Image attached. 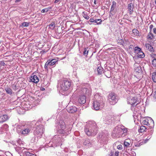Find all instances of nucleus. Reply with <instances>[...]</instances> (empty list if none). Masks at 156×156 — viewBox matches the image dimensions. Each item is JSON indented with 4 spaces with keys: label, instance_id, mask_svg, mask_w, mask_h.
Returning <instances> with one entry per match:
<instances>
[{
    "label": "nucleus",
    "instance_id": "1",
    "mask_svg": "<svg viewBox=\"0 0 156 156\" xmlns=\"http://www.w3.org/2000/svg\"><path fill=\"white\" fill-rule=\"evenodd\" d=\"M98 130L96 124L94 121L87 122L85 127V132L89 136H94L97 133Z\"/></svg>",
    "mask_w": 156,
    "mask_h": 156
},
{
    "label": "nucleus",
    "instance_id": "2",
    "mask_svg": "<svg viewBox=\"0 0 156 156\" xmlns=\"http://www.w3.org/2000/svg\"><path fill=\"white\" fill-rule=\"evenodd\" d=\"M17 133L20 135L24 136L28 135L32 129V127L30 125H17L16 126Z\"/></svg>",
    "mask_w": 156,
    "mask_h": 156
},
{
    "label": "nucleus",
    "instance_id": "3",
    "mask_svg": "<svg viewBox=\"0 0 156 156\" xmlns=\"http://www.w3.org/2000/svg\"><path fill=\"white\" fill-rule=\"evenodd\" d=\"M71 82L66 80H61L59 82L57 88L60 92H63L67 91L70 88Z\"/></svg>",
    "mask_w": 156,
    "mask_h": 156
},
{
    "label": "nucleus",
    "instance_id": "4",
    "mask_svg": "<svg viewBox=\"0 0 156 156\" xmlns=\"http://www.w3.org/2000/svg\"><path fill=\"white\" fill-rule=\"evenodd\" d=\"M58 125L60 126V129L58 130V133L64 135H68L69 133V130L66 128L64 122L61 120L59 121Z\"/></svg>",
    "mask_w": 156,
    "mask_h": 156
},
{
    "label": "nucleus",
    "instance_id": "5",
    "mask_svg": "<svg viewBox=\"0 0 156 156\" xmlns=\"http://www.w3.org/2000/svg\"><path fill=\"white\" fill-rule=\"evenodd\" d=\"M104 104V103L101 100H96L93 102L92 108L96 111L98 110L103 107Z\"/></svg>",
    "mask_w": 156,
    "mask_h": 156
},
{
    "label": "nucleus",
    "instance_id": "6",
    "mask_svg": "<svg viewBox=\"0 0 156 156\" xmlns=\"http://www.w3.org/2000/svg\"><path fill=\"white\" fill-rule=\"evenodd\" d=\"M108 99L110 104L114 105L117 101V99L116 94L114 93H110L108 96Z\"/></svg>",
    "mask_w": 156,
    "mask_h": 156
},
{
    "label": "nucleus",
    "instance_id": "7",
    "mask_svg": "<svg viewBox=\"0 0 156 156\" xmlns=\"http://www.w3.org/2000/svg\"><path fill=\"white\" fill-rule=\"evenodd\" d=\"M82 91L84 94L89 96L91 94V90L89 86L87 83L85 84L82 87Z\"/></svg>",
    "mask_w": 156,
    "mask_h": 156
},
{
    "label": "nucleus",
    "instance_id": "8",
    "mask_svg": "<svg viewBox=\"0 0 156 156\" xmlns=\"http://www.w3.org/2000/svg\"><path fill=\"white\" fill-rule=\"evenodd\" d=\"M150 119L149 120L147 119H146L144 120L142 122V123L144 125L147 126H150L151 125H154V122L152 119L149 118Z\"/></svg>",
    "mask_w": 156,
    "mask_h": 156
},
{
    "label": "nucleus",
    "instance_id": "9",
    "mask_svg": "<svg viewBox=\"0 0 156 156\" xmlns=\"http://www.w3.org/2000/svg\"><path fill=\"white\" fill-rule=\"evenodd\" d=\"M35 127L36 129L34 130L44 132V129L43 125L41 124H39L38 123H37L35 124Z\"/></svg>",
    "mask_w": 156,
    "mask_h": 156
},
{
    "label": "nucleus",
    "instance_id": "10",
    "mask_svg": "<svg viewBox=\"0 0 156 156\" xmlns=\"http://www.w3.org/2000/svg\"><path fill=\"white\" fill-rule=\"evenodd\" d=\"M122 127H124V126L120 125L116 126L114 129V133L116 132L117 134L119 135V136H121L122 131Z\"/></svg>",
    "mask_w": 156,
    "mask_h": 156
},
{
    "label": "nucleus",
    "instance_id": "11",
    "mask_svg": "<svg viewBox=\"0 0 156 156\" xmlns=\"http://www.w3.org/2000/svg\"><path fill=\"white\" fill-rule=\"evenodd\" d=\"M93 142L94 141L92 140H90L89 139H86L84 140L83 144L84 146L87 147H91Z\"/></svg>",
    "mask_w": 156,
    "mask_h": 156
},
{
    "label": "nucleus",
    "instance_id": "12",
    "mask_svg": "<svg viewBox=\"0 0 156 156\" xmlns=\"http://www.w3.org/2000/svg\"><path fill=\"white\" fill-rule=\"evenodd\" d=\"M136 98L135 97H129L127 99V102L128 104L131 105H134L136 102Z\"/></svg>",
    "mask_w": 156,
    "mask_h": 156
},
{
    "label": "nucleus",
    "instance_id": "13",
    "mask_svg": "<svg viewBox=\"0 0 156 156\" xmlns=\"http://www.w3.org/2000/svg\"><path fill=\"white\" fill-rule=\"evenodd\" d=\"M134 69L136 72L140 73L142 71L140 65L137 63H135L134 65Z\"/></svg>",
    "mask_w": 156,
    "mask_h": 156
},
{
    "label": "nucleus",
    "instance_id": "14",
    "mask_svg": "<svg viewBox=\"0 0 156 156\" xmlns=\"http://www.w3.org/2000/svg\"><path fill=\"white\" fill-rule=\"evenodd\" d=\"M31 82L35 83H37L39 81L38 77L35 75H32L30 78Z\"/></svg>",
    "mask_w": 156,
    "mask_h": 156
},
{
    "label": "nucleus",
    "instance_id": "15",
    "mask_svg": "<svg viewBox=\"0 0 156 156\" xmlns=\"http://www.w3.org/2000/svg\"><path fill=\"white\" fill-rule=\"evenodd\" d=\"M67 110L69 112L72 113L76 112L77 111V109L75 106H72L67 108Z\"/></svg>",
    "mask_w": 156,
    "mask_h": 156
},
{
    "label": "nucleus",
    "instance_id": "16",
    "mask_svg": "<svg viewBox=\"0 0 156 156\" xmlns=\"http://www.w3.org/2000/svg\"><path fill=\"white\" fill-rule=\"evenodd\" d=\"M78 103L81 104H83L86 103L85 97L84 95L80 96L78 100Z\"/></svg>",
    "mask_w": 156,
    "mask_h": 156
},
{
    "label": "nucleus",
    "instance_id": "17",
    "mask_svg": "<svg viewBox=\"0 0 156 156\" xmlns=\"http://www.w3.org/2000/svg\"><path fill=\"white\" fill-rule=\"evenodd\" d=\"M9 116L7 115H3L0 117V123L4 122L9 119Z\"/></svg>",
    "mask_w": 156,
    "mask_h": 156
},
{
    "label": "nucleus",
    "instance_id": "18",
    "mask_svg": "<svg viewBox=\"0 0 156 156\" xmlns=\"http://www.w3.org/2000/svg\"><path fill=\"white\" fill-rule=\"evenodd\" d=\"M145 47L147 49L151 52L153 53L154 52L153 48L151 44H145Z\"/></svg>",
    "mask_w": 156,
    "mask_h": 156
},
{
    "label": "nucleus",
    "instance_id": "19",
    "mask_svg": "<svg viewBox=\"0 0 156 156\" xmlns=\"http://www.w3.org/2000/svg\"><path fill=\"white\" fill-rule=\"evenodd\" d=\"M43 133L40 131L34 130V136L37 137L41 138L42 137Z\"/></svg>",
    "mask_w": 156,
    "mask_h": 156
},
{
    "label": "nucleus",
    "instance_id": "20",
    "mask_svg": "<svg viewBox=\"0 0 156 156\" xmlns=\"http://www.w3.org/2000/svg\"><path fill=\"white\" fill-rule=\"evenodd\" d=\"M128 8L129 11L130 13L133 11L134 9V5L132 3H130L128 5Z\"/></svg>",
    "mask_w": 156,
    "mask_h": 156
},
{
    "label": "nucleus",
    "instance_id": "21",
    "mask_svg": "<svg viewBox=\"0 0 156 156\" xmlns=\"http://www.w3.org/2000/svg\"><path fill=\"white\" fill-rule=\"evenodd\" d=\"M5 90L7 94L12 95L14 93L12 89L9 87L5 88Z\"/></svg>",
    "mask_w": 156,
    "mask_h": 156
},
{
    "label": "nucleus",
    "instance_id": "22",
    "mask_svg": "<svg viewBox=\"0 0 156 156\" xmlns=\"http://www.w3.org/2000/svg\"><path fill=\"white\" fill-rule=\"evenodd\" d=\"M154 34L151 33V31H150L147 37V38L149 40H152L154 38Z\"/></svg>",
    "mask_w": 156,
    "mask_h": 156
},
{
    "label": "nucleus",
    "instance_id": "23",
    "mask_svg": "<svg viewBox=\"0 0 156 156\" xmlns=\"http://www.w3.org/2000/svg\"><path fill=\"white\" fill-rule=\"evenodd\" d=\"M8 127V125L6 124H5L2 126L1 127V129L2 130V131L3 132L4 131H7Z\"/></svg>",
    "mask_w": 156,
    "mask_h": 156
},
{
    "label": "nucleus",
    "instance_id": "24",
    "mask_svg": "<svg viewBox=\"0 0 156 156\" xmlns=\"http://www.w3.org/2000/svg\"><path fill=\"white\" fill-rule=\"evenodd\" d=\"M116 5V2L114 1L112 2V4L111 5V8L110 9L111 12H113L114 11L115 9V8Z\"/></svg>",
    "mask_w": 156,
    "mask_h": 156
},
{
    "label": "nucleus",
    "instance_id": "25",
    "mask_svg": "<svg viewBox=\"0 0 156 156\" xmlns=\"http://www.w3.org/2000/svg\"><path fill=\"white\" fill-rule=\"evenodd\" d=\"M127 132V129L124 127H122V131L121 137H123L125 136Z\"/></svg>",
    "mask_w": 156,
    "mask_h": 156
},
{
    "label": "nucleus",
    "instance_id": "26",
    "mask_svg": "<svg viewBox=\"0 0 156 156\" xmlns=\"http://www.w3.org/2000/svg\"><path fill=\"white\" fill-rule=\"evenodd\" d=\"M23 156H36V155L31 153L29 152L25 151L23 154Z\"/></svg>",
    "mask_w": 156,
    "mask_h": 156
},
{
    "label": "nucleus",
    "instance_id": "27",
    "mask_svg": "<svg viewBox=\"0 0 156 156\" xmlns=\"http://www.w3.org/2000/svg\"><path fill=\"white\" fill-rule=\"evenodd\" d=\"M49 60L50 61L51 66H53L56 63H57L58 62V60L56 58L53 59L51 60L49 59Z\"/></svg>",
    "mask_w": 156,
    "mask_h": 156
},
{
    "label": "nucleus",
    "instance_id": "28",
    "mask_svg": "<svg viewBox=\"0 0 156 156\" xmlns=\"http://www.w3.org/2000/svg\"><path fill=\"white\" fill-rule=\"evenodd\" d=\"M104 69L101 66H99L97 68V71L99 75H101L103 72Z\"/></svg>",
    "mask_w": 156,
    "mask_h": 156
},
{
    "label": "nucleus",
    "instance_id": "29",
    "mask_svg": "<svg viewBox=\"0 0 156 156\" xmlns=\"http://www.w3.org/2000/svg\"><path fill=\"white\" fill-rule=\"evenodd\" d=\"M146 129L145 126H142L140 127V129H138V131L140 133H143L145 131Z\"/></svg>",
    "mask_w": 156,
    "mask_h": 156
},
{
    "label": "nucleus",
    "instance_id": "30",
    "mask_svg": "<svg viewBox=\"0 0 156 156\" xmlns=\"http://www.w3.org/2000/svg\"><path fill=\"white\" fill-rule=\"evenodd\" d=\"M130 144V140L128 139L126 140L124 143V145L126 147H129Z\"/></svg>",
    "mask_w": 156,
    "mask_h": 156
},
{
    "label": "nucleus",
    "instance_id": "31",
    "mask_svg": "<svg viewBox=\"0 0 156 156\" xmlns=\"http://www.w3.org/2000/svg\"><path fill=\"white\" fill-rule=\"evenodd\" d=\"M152 78L153 81L155 83H156V70L155 72L152 73Z\"/></svg>",
    "mask_w": 156,
    "mask_h": 156
},
{
    "label": "nucleus",
    "instance_id": "32",
    "mask_svg": "<svg viewBox=\"0 0 156 156\" xmlns=\"http://www.w3.org/2000/svg\"><path fill=\"white\" fill-rule=\"evenodd\" d=\"M50 61H48L46 62L44 65V68L46 70H48V68L49 67V66H51Z\"/></svg>",
    "mask_w": 156,
    "mask_h": 156
},
{
    "label": "nucleus",
    "instance_id": "33",
    "mask_svg": "<svg viewBox=\"0 0 156 156\" xmlns=\"http://www.w3.org/2000/svg\"><path fill=\"white\" fill-rule=\"evenodd\" d=\"M133 34V35L137 36L139 35V31L137 29H134L132 30Z\"/></svg>",
    "mask_w": 156,
    "mask_h": 156
},
{
    "label": "nucleus",
    "instance_id": "34",
    "mask_svg": "<svg viewBox=\"0 0 156 156\" xmlns=\"http://www.w3.org/2000/svg\"><path fill=\"white\" fill-rule=\"evenodd\" d=\"M140 52L137 54V56L140 58H143L144 57V53L142 51Z\"/></svg>",
    "mask_w": 156,
    "mask_h": 156
},
{
    "label": "nucleus",
    "instance_id": "35",
    "mask_svg": "<svg viewBox=\"0 0 156 156\" xmlns=\"http://www.w3.org/2000/svg\"><path fill=\"white\" fill-rule=\"evenodd\" d=\"M49 28L51 30H53L55 27V22H53L49 25Z\"/></svg>",
    "mask_w": 156,
    "mask_h": 156
},
{
    "label": "nucleus",
    "instance_id": "36",
    "mask_svg": "<svg viewBox=\"0 0 156 156\" xmlns=\"http://www.w3.org/2000/svg\"><path fill=\"white\" fill-rule=\"evenodd\" d=\"M134 52L137 54L138 53L141 51V49L138 47H136L134 49Z\"/></svg>",
    "mask_w": 156,
    "mask_h": 156
},
{
    "label": "nucleus",
    "instance_id": "37",
    "mask_svg": "<svg viewBox=\"0 0 156 156\" xmlns=\"http://www.w3.org/2000/svg\"><path fill=\"white\" fill-rule=\"evenodd\" d=\"M102 20L101 19H96L95 20V23L97 24H101Z\"/></svg>",
    "mask_w": 156,
    "mask_h": 156
},
{
    "label": "nucleus",
    "instance_id": "38",
    "mask_svg": "<svg viewBox=\"0 0 156 156\" xmlns=\"http://www.w3.org/2000/svg\"><path fill=\"white\" fill-rule=\"evenodd\" d=\"M88 48H85L84 49V51H83V54L85 55H88Z\"/></svg>",
    "mask_w": 156,
    "mask_h": 156
},
{
    "label": "nucleus",
    "instance_id": "39",
    "mask_svg": "<svg viewBox=\"0 0 156 156\" xmlns=\"http://www.w3.org/2000/svg\"><path fill=\"white\" fill-rule=\"evenodd\" d=\"M82 15L83 17L86 19L88 20L89 18V17L87 14H86L84 12H83Z\"/></svg>",
    "mask_w": 156,
    "mask_h": 156
},
{
    "label": "nucleus",
    "instance_id": "40",
    "mask_svg": "<svg viewBox=\"0 0 156 156\" xmlns=\"http://www.w3.org/2000/svg\"><path fill=\"white\" fill-rule=\"evenodd\" d=\"M22 26L24 27H27L29 26V23L27 22H23L21 24Z\"/></svg>",
    "mask_w": 156,
    "mask_h": 156
},
{
    "label": "nucleus",
    "instance_id": "41",
    "mask_svg": "<svg viewBox=\"0 0 156 156\" xmlns=\"http://www.w3.org/2000/svg\"><path fill=\"white\" fill-rule=\"evenodd\" d=\"M16 150L18 152H20L21 151V148L19 147H15Z\"/></svg>",
    "mask_w": 156,
    "mask_h": 156
},
{
    "label": "nucleus",
    "instance_id": "42",
    "mask_svg": "<svg viewBox=\"0 0 156 156\" xmlns=\"http://www.w3.org/2000/svg\"><path fill=\"white\" fill-rule=\"evenodd\" d=\"M51 9V8H45L43 9L41 11V12L42 13H44L45 12H47L49 10V9Z\"/></svg>",
    "mask_w": 156,
    "mask_h": 156
},
{
    "label": "nucleus",
    "instance_id": "43",
    "mask_svg": "<svg viewBox=\"0 0 156 156\" xmlns=\"http://www.w3.org/2000/svg\"><path fill=\"white\" fill-rule=\"evenodd\" d=\"M152 64L154 66H156V59H153L152 60Z\"/></svg>",
    "mask_w": 156,
    "mask_h": 156
},
{
    "label": "nucleus",
    "instance_id": "44",
    "mask_svg": "<svg viewBox=\"0 0 156 156\" xmlns=\"http://www.w3.org/2000/svg\"><path fill=\"white\" fill-rule=\"evenodd\" d=\"M17 143L18 144L21 146V144H23V143H22V141L20 139H19L17 140Z\"/></svg>",
    "mask_w": 156,
    "mask_h": 156
},
{
    "label": "nucleus",
    "instance_id": "45",
    "mask_svg": "<svg viewBox=\"0 0 156 156\" xmlns=\"http://www.w3.org/2000/svg\"><path fill=\"white\" fill-rule=\"evenodd\" d=\"M150 56L152 57L153 59H156V54L154 53H151L150 55Z\"/></svg>",
    "mask_w": 156,
    "mask_h": 156
},
{
    "label": "nucleus",
    "instance_id": "46",
    "mask_svg": "<svg viewBox=\"0 0 156 156\" xmlns=\"http://www.w3.org/2000/svg\"><path fill=\"white\" fill-rule=\"evenodd\" d=\"M153 101H156V91H155L153 93Z\"/></svg>",
    "mask_w": 156,
    "mask_h": 156
},
{
    "label": "nucleus",
    "instance_id": "47",
    "mask_svg": "<svg viewBox=\"0 0 156 156\" xmlns=\"http://www.w3.org/2000/svg\"><path fill=\"white\" fill-rule=\"evenodd\" d=\"M131 109L132 110V111H133L134 110L135 106L134 105H131Z\"/></svg>",
    "mask_w": 156,
    "mask_h": 156
},
{
    "label": "nucleus",
    "instance_id": "48",
    "mask_svg": "<svg viewBox=\"0 0 156 156\" xmlns=\"http://www.w3.org/2000/svg\"><path fill=\"white\" fill-rule=\"evenodd\" d=\"M35 140H36V137L35 136H33L31 140V142L32 143H34L35 141Z\"/></svg>",
    "mask_w": 156,
    "mask_h": 156
},
{
    "label": "nucleus",
    "instance_id": "49",
    "mask_svg": "<svg viewBox=\"0 0 156 156\" xmlns=\"http://www.w3.org/2000/svg\"><path fill=\"white\" fill-rule=\"evenodd\" d=\"M117 148L119 150H121L122 149V146L121 144H120L117 146Z\"/></svg>",
    "mask_w": 156,
    "mask_h": 156
},
{
    "label": "nucleus",
    "instance_id": "50",
    "mask_svg": "<svg viewBox=\"0 0 156 156\" xmlns=\"http://www.w3.org/2000/svg\"><path fill=\"white\" fill-rule=\"evenodd\" d=\"M126 90L127 93L128 94H130L132 93V91L131 90H128L127 89H126Z\"/></svg>",
    "mask_w": 156,
    "mask_h": 156
},
{
    "label": "nucleus",
    "instance_id": "51",
    "mask_svg": "<svg viewBox=\"0 0 156 156\" xmlns=\"http://www.w3.org/2000/svg\"><path fill=\"white\" fill-rule=\"evenodd\" d=\"M154 27L153 25V24H151L149 27L150 30V31H152V30Z\"/></svg>",
    "mask_w": 156,
    "mask_h": 156
},
{
    "label": "nucleus",
    "instance_id": "52",
    "mask_svg": "<svg viewBox=\"0 0 156 156\" xmlns=\"http://www.w3.org/2000/svg\"><path fill=\"white\" fill-rule=\"evenodd\" d=\"M113 12H114L113 11L111 12V11H110V13L109 14V16L111 17H112V16H113L114 15V14H113Z\"/></svg>",
    "mask_w": 156,
    "mask_h": 156
},
{
    "label": "nucleus",
    "instance_id": "53",
    "mask_svg": "<svg viewBox=\"0 0 156 156\" xmlns=\"http://www.w3.org/2000/svg\"><path fill=\"white\" fill-rule=\"evenodd\" d=\"M5 65V62L3 61H2L0 62V65L1 66H4Z\"/></svg>",
    "mask_w": 156,
    "mask_h": 156
},
{
    "label": "nucleus",
    "instance_id": "54",
    "mask_svg": "<svg viewBox=\"0 0 156 156\" xmlns=\"http://www.w3.org/2000/svg\"><path fill=\"white\" fill-rule=\"evenodd\" d=\"M90 21L91 22H94L95 23V20L93 18H90Z\"/></svg>",
    "mask_w": 156,
    "mask_h": 156
},
{
    "label": "nucleus",
    "instance_id": "55",
    "mask_svg": "<svg viewBox=\"0 0 156 156\" xmlns=\"http://www.w3.org/2000/svg\"><path fill=\"white\" fill-rule=\"evenodd\" d=\"M153 31L154 34H156V28H154L153 29Z\"/></svg>",
    "mask_w": 156,
    "mask_h": 156
},
{
    "label": "nucleus",
    "instance_id": "56",
    "mask_svg": "<svg viewBox=\"0 0 156 156\" xmlns=\"http://www.w3.org/2000/svg\"><path fill=\"white\" fill-rule=\"evenodd\" d=\"M119 154V151H116L115 153V155L116 156H118Z\"/></svg>",
    "mask_w": 156,
    "mask_h": 156
},
{
    "label": "nucleus",
    "instance_id": "57",
    "mask_svg": "<svg viewBox=\"0 0 156 156\" xmlns=\"http://www.w3.org/2000/svg\"><path fill=\"white\" fill-rule=\"evenodd\" d=\"M21 0H16L15 2L17 3L20 2Z\"/></svg>",
    "mask_w": 156,
    "mask_h": 156
},
{
    "label": "nucleus",
    "instance_id": "58",
    "mask_svg": "<svg viewBox=\"0 0 156 156\" xmlns=\"http://www.w3.org/2000/svg\"><path fill=\"white\" fill-rule=\"evenodd\" d=\"M94 4L95 5H96V0H94Z\"/></svg>",
    "mask_w": 156,
    "mask_h": 156
},
{
    "label": "nucleus",
    "instance_id": "59",
    "mask_svg": "<svg viewBox=\"0 0 156 156\" xmlns=\"http://www.w3.org/2000/svg\"><path fill=\"white\" fill-rule=\"evenodd\" d=\"M154 2L155 4L156 5V0H154Z\"/></svg>",
    "mask_w": 156,
    "mask_h": 156
},
{
    "label": "nucleus",
    "instance_id": "60",
    "mask_svg": "<svg viewBox=\"0 0 156 156\" xmlns=\"http://www.w3.org/2000/svg\"><path fill=\"white\" fill-rule=\"evenodd\" d=\"M135 146H138V144H136V145H135Z\"/></svg>",
    "mask_w": 156,
    "mask_h": 156
},
{
    "label": "nucleus",
    "instance_id": "61",
    "mask_svg": "<svg viewBox=\"0 0 156 156\" xmlns=\"http://www.w3.org/2000/svg\"><path fill=\"white\" fill-rule=\"evenodd\" d=\"M131 2H132L133 0H129Z\"/></svg>",
    "mask_w": 156,
    "mask_h": 156
},
{
    "label": "nucleus",
    "instance_id": "62",
    "mask_svg": "<svg viewBox=\"0 0 156 156\" xmlns=\"http://www.w3.org/2000/svg\"><path fill=\"white\" fill-rule=\"evenodd\" d=\"M45 89L44 88H43V89H42V90H44Z\"/></svg>",
    "mask_w": 156,
    "mask_h": 156
},
{
    "label": "nucleus",
    "instance_id": "63",
    "mask_svg": "<svg viewBox=\"0 0 156 156\" xmlns=\"http://www.w3.org/2000/svg\"><path fill=\"white\" fill-rule=\"evenodd\" d=\"M133 156H135V155H133Z\"/></svg>",
    "mask_w": 156,
    "mask_h": 156
},
{
    "label": "nucleus",
    "instance_id": "64",
    "mask_svg": "<svg viewBox=\"0 0 156 156\" xmlns=\"http://www.w3.org/2000/svg\"><path fill=\"white\" fill-rule=\"evenodd\" d=\"M0 129H1V128H0Z\"/></svg>",
    "mask_w": 156,
    "mask_h": 156
}]
</instances>
